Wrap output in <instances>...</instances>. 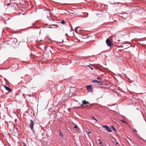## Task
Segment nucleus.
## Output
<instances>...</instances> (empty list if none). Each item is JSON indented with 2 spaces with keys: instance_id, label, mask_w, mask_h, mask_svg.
Listing matches in <instances>:
<instances>
[{
  "instance_id": "nucleus-4",
  "label": "nucleus",
  "mask_w": 146,
  "mask_h": 146,
  "mask_svg": "<svg viewBox=\"0 0 146 146\" xmlns=\"http://www.w3.org/2000/svg\"><path fill=\"white\" fill-rule=\"evenodd\" d=\"M86 89L88 92H93V90L92 88V86L91 85L87 86H86Z\"/></svg>"
},
{
  "instance_id": "nucleus-17",
  "label": "nucleus",
  "mask_w": 146,
  "mask_h": 146,
  "mask_svg": "<svg viewBox=\"0 0 146 146\" xmlns=\"http://www.w3.org/2000/svg\"><path fill=\"white\" fill-rule=\"evenodd\" d=\"M61 24H62L63 25H64L65 24V22L63 20H62V21H61Z\"/></svg>"
},
{
  "instance_id": "nucleus-32",
  "label": "nucleus",
  "mask_w": 146,
  "mask_h": 146,
  "mask_svg": "<svg viewBox=\"0 0 146 146\" xmlns=\"http://www.w3.org/2000/svg\"><path fill=\"white\" fill-rule=\"evenodd\" d=\"M27 96H29V97H30L31 96V95H28V94L27 95Z\"/></svg>"
},
{
  "instance_id": "nucleus-37",
  "label": "nucleus",
  "mask_w": 146,
  "mask_h": 146,
  "mask_svg": "<svg viewBox=\"0 0 146 146\" xmlns=\"http://www.w3.org/2000/svg\"><path fill=\"white\" fill-rule=\"evenodd\" d=\"M59 43H62V42H59Z\"/></svg>"
},
{
  "instance_id": "nucleus-39",
  "label": "nucleus",
  "mask_w": 146,
  "mask_h": 146,
  "mask_svg": "<svg viewBox=\"0 0 146 146\" xmlns=\"http://www.w3.org/2000/svg\"><path fill=\"white\" fill-rule=\"evenodd\" d=\"M68 129H69V128H70L69 127H68Z\"/></svg>"
},
{
  "instance_id": "nucleus-21",
  "label": "nucleus",
  "mask_w": 146,
  "mask_h": 146,
  "mask_svg": "<svg viewBox=\"0 0 146 146\" xmlns=\"http://www.w3.org/2000/svg\"><path fill=\"white\" fill-rule=\"evenodd\" d=\"M87 66L89 68L92 70H93V68L91 67L89 65Z\"/></svg>"
},
{
  "instance_id": "nucleus-19",
  "label": "nucleus",
  "mask_w": 146,
  "mask_h": 146,
  "mask_svg": "<svg viewBox=\"0 0 146 146\" xmlns=\"http://www.w3.org/2000/svg\"><path fill=\"white\" fill-rule=\"evenodd\" d=\"M121 122H122L123 123H125L126 124H127V122H126V121H125L124 120H121Z\"/></svg>"
},
{
  "instance_id": "nucleus-15",
  "label": "nucleus",
  "mask_w": 146,
  "mask_h": 146,
  "mask_svg": "<svg viewBox=\"0 0 146 146\" xmlns=\"http://www.w3.org/2000/svg\"><path fill=\"white\" fill-rule=\"evenodd\" d=\"M13 41L15 42H17V39L15 38H13Z\"/></svg>"
},
{
  "instance_id": "nucleus-24",
  "label": "nucleus",
  "mask_w": 146,
  "mask_h": 146,
  "mask_svg": "<svg viewBox=\"0 0 146 146\" xmlns=\"http://www.w3.org/2000/svg\"><path fill=\"white\" fill-rule=\"evenodd\" d=\"M23 146H27L26 145L25 143L24 142L23 143Z\"/></svg>"
},
{
  "instance_id": "nucleus-26",
  "label": "nucleus",
  "mask_w": 146,
  "mask_h": 146,
  "mask_svg": "<svg viewBox=\"0 0 146 146\" xmlns=\"http://www.w3.org/2000/svg\"><path fill=\"white\" fill-rule=\"evenodd\" d=\"M134 131L135 132H137V131L135 129H134Z\"/></svg>"
},
{
  "instance_id": "nucleus-11",
  "label": "nucleus",
  "mask_w": 146,
  "mask_h": 146,
  "mask_svg": "<svg viewBox=\"0 0 146 146\" xmlns=\"http://www.w3.org/2000/svg\"><path fill=\"white\" fill-rule=\"evenodd\" d=\"M91 119H93V120H95L97 122H98V121L97 120V119H96V118H95L93 116L92 117Z\"/></svg>"
},
{
  "instance_id": "nucleus-18",
  "label": "nucleus",
  "mask_w": 146,
  "mask_h": 146,
  "mask_svg": "<svg viewBox=\"0 0 146 146\" xmlns=\"http://www.w3.org/2000/svg\"><path fill=\"white\" fill-rule=\"evenodd\" d=\"M113 142L115 143L114 144L115 145H119V143L118 142H116V141H113Z\"/></svg>"
},
{
  "instance_id": "nucleus-31",
  "label": "nucleus",
  "mask_w": 146,
  "mask_h": 146,
  "mask_svg": "<svg viewBox=\"0 0 146 146\" xmlns=\"http://www.w3.org/2000/svg\"><path fill=\"white\" fill-rule=\"evenodd\" d=\"M77 60H78V59H79H79H82V58H77Z\"/></svg>"
},
{
  "instance_id": "nucleus-27",
  "label": "nucleus",
  "mask_w": 146,
  "mask_h": 146,
  "mask_svg": "<svg viewBox=\"0 0 146 146\" xmlns=\"http://www.w3.org/2000/svg\"><path fill=\"white\" fill-rule=\"evenodd\" d=\"M48 27L49 28H52L51 25H49V27Z\"/></svg>"
},
{
  "instance_id": "nucleus-2",
  "label": "nucleus",
  "mask_w": 146,
  "mask_h": 146,
  "mask_svg": "<svg viewBox=\"0 0 146 146\" xmlns=\"http://www.w3.org/2000/svg\"><path fill=\"white\" fill-rule=\"evenodd\" d=\"M31 123L29 125V127H30L31 129H33V128L34 125H35V126H36L38 127L39 128L41 127V126L38 123H35V124L34 123L33 121L31 119L30 120Z\"/></svg>"
},
{
  "instance_id": "nucleus-41",
  "label": "nucleus",
  "mask_w": 146,
  "mask_h": 146,
  "mask_svg": "<svg viewBox=\"0 0 146 146\" xmlns=\"http://www.w3.org/2000/svg\"><path fill=\"white\" fill-rule=\"evenodd\" d=\"M117 47H119V46H117Z\"/></svg>"
},
{
  "instance_id": "nucleus-9",
  "label": "nucleus",
  "mask_w": 146,
  "mask_h": 146,
  "mask_svg": "<svg viewBox=\"0 0 146 146\" xmlns=\"http://www.w3.org/2000/svg\"><path fill=\"white\" fill-rule=\"evenodd\" d=\"M98 140L99 142V144L101 145V146H105L104 144L103 143H102L101 141V139H99Z\"/></svg>"
},
{
  "instance_id": "nucleus-8",
  "label": "nucleus",
  "mask_w": 146,
  "mask_h": 146,
  "mask_svg": "<svg viewBox=\"0 0 146 146\" xmlns=\"http://www.w3.org/2000/svg\"><path fill=\"white\" fill-rule=\"evenodd\" d=\"M82 104L81 106H82L83 105H86L87 104H90L89 102L86 101H82Z\"/></svg>"
},
{
  "instance_id": "nucleus-6",
  "label": "nucleus",
  "mask_w": 146,
  "mask_h": 146,
  "mask_svg": "<svg viewBox=\"0 0 146 146\" xmlns=\"http://www.w3.org/2000/svg\"><path fill=\"white\" fill-rule=\"evenodd\" d=\"M121 44L124 45L125 46L124 47L125 49L127 48L128 47L131 46V45L130 44L128 43H121Z\"/></svg>"
},
{
  "instance_id": "nucleus-33",
  "label": "nucleus",
  "mask_w": 146,
  "mask_h": 146,
  "mask_svg": "<svg viewBox=\"0 0 146 146\" xmlns=\"http://www.w3.org/2000/svg\"><path fill=\"white\" fill-rule=\"evenodd\" d=\"M121 47H122V48H123V46H122V45H121Z\"/></svg>"
},
{
  "instance_id": "nucleus-40",
  "label": "nucleus",
  "mask_w": 146,
  "mask_h": 146,
  "mask_svg": "<svg viewBox=\"0 0 146 146\" xmlns=\"http://www.w3.org/2000/svg\"><path fill=\"white\" fill-rule=\"evenodd\" d=\"M117 95L119 96V94H117Z\"/></svg>"
},
{
  "instance_id": "nucleus-7",
  "label": "nucleus",
  "mask_w": 146,
  "mask_h": 146,
  "mask_svg": "<svg viewBox=\"0 0 146 146\" xmlns=\"http://www.w3.org/2000/svg\"><path fill=\"white\" fill-rule=\"evenodd\" d=\"M3 86L5 89L8 91L9 92H12V91L11 89L9 88L8 87L6 86L5 85H3Z\"/></svg>"
},
{
  "instance_id": "nucleus-38",
  "label": "nucleus",
  "mask_w": 146,
  "mask_h": 146,
  "mask_svg": "<svg viewBox=\"0 0 146 146\" xmlns=\"http://www.w3.org/2000/svg\"><path fill=\"white\" fill-rule=\"evenodd\" d=\"M68 129H69V128H70L69 127H68Z\"/></svg>"
},
{
  "instance_id": "nucleus-13",
  "label": "nucleus",
  "mask_w": 146,
  "mask_h": 146,
  "mask_svg": "<svg viewBox=\"0 0 146 146\" xmlns=\"http://www.w3.org/2000/svg\"><path fill=\"white\" fill-rule=\"evenodd\" d=\"M74 128L76 129L77 130H78L79 129V128L76 125H74Z\"/></svg>"
},
{
  "instance_id": "nucleus-20",
  "label": "nucleus",
  "mask_w": 146,
  "mask_h": 146,
  "mask_svg": "<svg viewBox=\"0 0 146 146\" xmlns=\"http://www.w3.org/2000/svg\"><path fill=\"white\" fill-rule=\"evenodd\" d=\"M59 135L61 137H63V135L62 134L60 131H59Z\"/></svg>"
},
{
  "instance_id": "nucleus-12",
  "label": "nucleus",
  "mask_w": 146,
  "mask_h": 146,
  "mask_svg": "<svg viewBox=\"0 0 146 146\" xmlns=\"http://www.w3.org/2000/svg\"><path fill=\"white\" fill-rule=\"evenodd\" d=\"M111 128L115 132H117V131L116 129L113 126H111Z\"/></svg>"
},
{
  "instance_id": "nucleus-1",
  "label": "nucleus",
  "mask_w": 146,
  "mask_h": 146,
  "mask_svg": "<svg viewBox=\"0 0 146 146\" xmlns=\"http://www.w3.org/2000/svg\"><path fill=\"white\" fill-rule=\"evenodd\" d=\"M70 94L68 93L66 94L65 96L63 97V100H67L70 99L71 96L72 95H74L77 93L76 91L75 90L73 89H71L69 90Z\"/></svg>"
},
{
  "instance_id": "nucleus-28",
  "label": "nucleus",
  "mask_w": 146,
  "mask_h": 146,
  "mask_svg": "<svg viewBox=\"0 0 146 146\" xmlns=\"http://www.w3.org/2000/svg\"><path fill=\"white\" fill-rule=\"evenodd\" d=\"M127 13H124L123 14V15H124V16H125V15H127Z\"/></svg>"
},
{
  "instance_id": "nucleus-16",
  "label": "nucleus",
  "mask_w": 146,
  "mask_h": 146,
  "mask_svg": "<svg viewBox=\"0 0 146 146\" xmlns=\"http://www.w3.org/2000/svg\"><path fill=\"white\" fill-rule=\"evenodd\" d=\"M97 82H98V80H93L92 81V83H97Z\"/></svg>"
},
{
  "instance_id": "nucleus-5",
  "label": "nucleus",
  "mask_w": 146,
  "mask_h": 146,
  "mask_svg": "<svg viewBox=\"0 0 146 146\" xmlns=\"http://www.w3.org/2000/svg\"><path fill=\"white\" fill-rule=\"evenodd\" d=\"M106 43L107 45L109 47H112V42L111 41H110L109 39H107L106 40Z\"/></svg>"
},
{
  "instance_id": "nucleus-35",
  "label": "nucleus",
  "mask_w": 146,
  "mask_h": 146,
  "mask_svg": "<svg viewBox=\"0 0 146 146\" xmlns=\"http://www.w3.org/2000/svg\"><path fill=\"white\" fill-rule=\"evenodd\" d=\"M76 28H75V32L76 33Z\"/></svg>"
},
{
  "instance_id": "nucleus-34",
  "label": "nucleus",
  "mask_w": 146,
  "mask_h": 146,
  "mask_svg": "<svg viewBox=\"0 0 146 146\" xmlns=\"http://www.w3.org/2000/svg\"><path fill=\"white\" fill-rule=\"evenodd\" d=\"M70 26H71V28H72V26L70 24Z\"/></svg>"
},
{
  "instance_id": "nucleus-25",
  "label": "nucleus",
  "mask_w": 146,
  "mask_h": 146,
  "mask_svg": "<svg viewBox=\"0 0 146 146\" xmlns=\"http://www.w3.org/2000/svg\"><path fill=\"white\" fill-rule=\"evenodd\" d=\"M90 56H82V57H84V58H87L88 57H90Z\"/></svg>"
},
{
  "instance_id": "nucleus-23",
  "label": "nucleus",
  "mask_w": 146,
  "mask_h": 146,
  "mask_svg": "<svg viewBox=\"0 0 146 146\" xmlns=\"http://www.w3.org/2000/svg\"><path fill=\"white\" fill-rule=\"evenodd\" d=\"M97 78L98 80H101V77H98Z\"/></svg>"
},
{
  "instance_id": "nucleus-3",
  "label": "nucleus",
  "mask_w": 146,
  "mask_h": 146,
  "mask_svg": "<svg viewBox=\"0 0 146 146\" xmlns=\"http://www.w3.org/2000/svg\"><path fill=\"white\" fill-rule=\"evenodd\" d=\"M102 127L105 128L107 131L108 132H111L112 131V130H111L109 126L106 125H102Z\"/></svg>"
},
{
  "instance_id": "nucleus-29",
  "label": "nucleus",
  "mask_w": 146,
  "mask_h": 146,
  "mask_svg": "<svg viewBox=\"0 0 146 146\" xmlns=\"http://www.w3.org/2000/svg\"><path fill=\"white\" fill-rule=\"evenodd\" d=\"M10 5V3H8L7 5V6H8V5Z\"/></svg>"
},
{
  "instance_id": "nucleus-10",
  "label": "nucleus",
  "mask_w": 146,
  "mask_h": 146,
  "mask_svg": "<svg viewBox=\"0 0 146 146\" xmlns=\"http://www.w3.org/2000/svg\"><path fill=\"white\" fill-rule=\"evenodd\" d=\"M97 83H98L100 85H102L104 83V82L103 81H98Z\"/></svg>"
},
{
  "instance_id": "nucleus-22",
  "label": "nucleus",
  "mask_w": 146,
  "mask_h": 146,
  "mask_svg": "<svg viewBox=\"0 0 146 146\" xmlns=\"http://www.w3.org/2000/svg\"><path fill=\"white\" fill-rule=\"evenodd\" d=\"M32 131L33 132V133H34V134L35 135V130L34 129H33H33H31Z\"/></svg>"
},
{
  "instance_id": "nucleus-36",
  "label": "nucleus",
  "mask_w": 146,
  "mask_h": 146,
  "mask_svg": "<svg viewBox=\"0 0 146 146\" xmlns=\"http://www.w3.org/2000/svg\"><path fill=\"white\" fill-rule=\"evenodd\" d=\"M52 25V26H54V25Z\"/></svg>"
},
{
  "instance_id": "nucleus-14",
  "label": "nucleus",
  "mask_w": 146,
  "mask_h": 146,
  "mask_svg": "<svg viewBox=\"0 0 146 146\" xmlns=\"http://www.w3.org/2000/svg\"><path fill=\"white\" fill-rule=\"evenodd\" d=\"M117 37H115V38L116 40H117V41H118V42H115V43H118V44H119V41H120V40H117Z\"/></svg>"
},
{
  "instance_id": "nucleus-30",
  "label": "nucleus",
  "mask_w": 146,
  "mask_h": 146,
  "mask_svg": "<svg viewBox=\"0 0 146 146\" xmlns=\"http://www.w3.org/2000/svg\"><path fill=\"white\" fill-rule=\"evenodd\" d=\"M90 133H91V132H90V131H88V133H87V134H89Z\"/></svg>"
}]
</instances>
